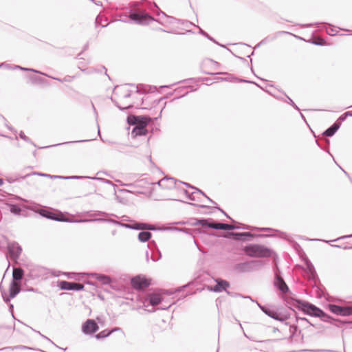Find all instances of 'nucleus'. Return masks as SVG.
I'll return each instance as SVG.
<instances>
[{"mask_svg": "<svg viewBox=\"0 0 352 352\" xmlns=\"http://www.w3.org/2000/svg\"><path fill=\"white\" fill-rule=\"evenodd\" d=\"M138 3H133L132 7H111L112 12H117L118 10H129V17H118L116 18V21H120L124 23H133L135 24L146 25L153 20V16H151L145 10L138 8Z\"/></svg>", "mask_w": 352, "mask_h": 352, "instance_id": "nucleus-1", "label": "nucleus"}, {"mask_svg": "<svg viewBox=\"0 0 352 352\" xmlns=\"http://www.w3.org/2000/svg\"><path fill=\"white\" fill-rule=\"evenodd\" d=\"M244 298H249L252 302H255L260 309L267 316L276 320L277 321H280L281 322H284L285 325H289V323L287 322L288 319L290 318V314L287 311H278L274 310L271 308V305H263L259 303L258 301L254 300L252 298L251 296H247L244 297Z\"/></svg>", "mask_w": 352, "mask_h": 352, "instance_id": "nucleus-2", "label": "nucleus"}, {"mask_svg": "<svg viewBox=\"0 0 352 352\" xmlns=\"http://www.w3.org/2000/svg\"><path fill=\"white\" fill-rule=\"evenodd\" d=\"M243 250L246 255L254 258L272 257L276 254L274 250L261 244H248L244 246Z\"/></svg>", "mask_w": 352, "mask_h": 352, "instance_id": "nucleus-3", "label": "nucleus"}, {"mask_svg": "<svg viewBox=\"0 0 352 352\" xmlns=\"http://www.w3.org/2000/svg\"><path fill=\"white\" fill-rule=\"evenodd\" d=\"M287 303L298 310L302 311L304 314L314 317H318L321 309L308 301L296 298H291L287 301Z\"/></svg>", "mask_w": 352, "mask_h": 352, "instance_id": "nucleus-4", "label": "nucleus"}, {"mask_svg": "<svg viewBox=\"0 0 352 352\" xmlns=\"http://www.w3.org/2000/svg\"><path fill=\"white\" fill-rule=\"evenodd\" d=\"M263 265V262L261 260H252L236 263L234 269L239 273L252 272L258 270Z\"/></svg>", "mask_w": 352, "mask_h": 352, "instance_id": "nucleus-5", "label": "nucleus"}, {"mask_svg": "<svg viewBox=\"0 0 352 352\" xmlns=\"http://www.w3.org/2000/svg\"><path fill=\"white\" fill-rule=\"evenodd\" d=\"M257 235L252 234L249 232H228L224 235V237L228 239H231L237 241H250L254 239L255 236ZM258 236L262 237H268V236H272V234H260L258 235Z\"/></svg>", "mask_w": 352, "mask_h": 352, "instance_id": "nucleus-6", "label": "nucleus"}, {"mask_svg": "<svg viewBox=\"0 0 352 352\" xmlns=\"http://www.w3.org/2000/svg\"><path fill=\"white\" fill-rule=\"evenodd\" d=\"M22 252L21 246L16 241L8 242L7 244L6 258L10 263V260L16 263Z\"/></svg>", "mask_w": 352, "mask_h": 352, "instance_id": "nucleus-7", "label": "nucleus"}, {"mask_svg": "<svg viewBox=\"0 0 352 352\" xmlns=\"http://www.w3.org/2000/svg\"><path fill=\"white\" fill-rule=\"evenodd\" d=\"M96 221H107L112 223L115 225H118L119 226L131 229V230H142V222H138L134 220H130V223H123L121 221H118L111 219H104V218H100L96 219Z\"/></svg>", "mask_w": 352, "mask_h": 352, "instance_id": "nucleus-8", "label": "nucleus"}, {"mask_svg": "<svg viewBox=\"0 0 352 352\" xmlns=\"http://www.w3.org/2000/svg\"><path fill=\"white\" fill-rule=\"evenodd\" d=\"M274 285L283 294H291L289 288L281 276L280 271L278 269L274 272Z\"/></svg>", "mask_w": 352, "mask_h": 352, "instance_id": "nucleus-9", "label": "nucleus"}, {"mask_svg": "<svg viewBox=\"0 0 352 352\" xmlns=\"http://www.w3.org/2000/svg\"><path fill=\"white\" fill-rule=\"evenodd\" d=\"M327 307L329 311L338 316H352V305L342 306L336 304H329Z\"/></svg>", "mask_w": 352, "mask_h": 352, "instance_id": "nucleus-10", "label": "nucleus"}, {"mask_svg": "<svg viewBox=\"0 0 352 352\" xmlns=\"http://www.w3.org/2000/svg\"><path fill=\"white\" fill-rule=\"evenodd\" d=\"M39 214L48 219L54 220L60 222H69L67 219H64L61 213H58L50 208H43L40 210Z\"/></svg>", "mask_w": 352, "mask_h": 352, "instance_id": "nucleus-11", "label": "nucleus"}, {"mask_svg": "<svg viewBox=\"0 0 352 352\" xmlns=\"http://www.w3.org/2000/svg\"><path fill=\"white\" fill-rule=\"evenodd\" d=\"M57 286L61 290H67V291H82L84 290V285L82 283H76V282H69L67 280H58L57 283Z\"/></svg>", "mask_w": 352, "mask_h": 352, "instance_id": "nucleus-12", "label": "nucleus"}, {"mask_svg": "<svg viewBox=\"0 0 352 352\" xmlns=\"http://www.w3.org/2000/svg\"><path fill=\"white\" fill-rule=\"evenodd\" d=\"M154 6L157 9V13L156 15L159 17L157 19H155L153 18V21H157L159 23L162 24L164 26H166L167 24H171L174 21H176L177 19L173 16H170L167 15L164 12L160 10L157 4L154 3ZM152 22V21H151Z\"/></svg>", "mask_w": 352, "mask_h": 352, "instance_id": "nucleus-13", "label": "nucleus"}, {"mask_svg": "<svg viewBox=\"0 0 352 352\" xmlns=\"http://www.w3.org/2000/svg\"><path fill=\"white\" fill-rule=\"evenodd\" d=\"M98 329V324L93 319H87L82 325V332L85 335H94Z\"/></svg>", "mask_w": 352, "mask_h": 352, "instance_id": "nucleus-14", "label": "nucleus"}, {"mask_svg": "<svg viewBox=\"0 0 352 352\" xmlns=\"http://www.w3.org/2000/svg\"><path fill=\"white\" fill-rule=\"evenodd\" d=\"M216 284L214 285H211L208 287V289L210 292H222L223 291L226 292L227 289L230 287V283L224 279L218 278L214 279Z\"/></svg>", "mask_w": 352, "mask_h": 352, "instance_id": "nucleus-15", "label": "nucleus"}, {"mask_svg": "<svg viewBox=\"0 0 352 352\" xmlns=\"http://www.w3.org/2000/svg\"><path fill=\"white\" fill-rule=\"evenodd\" d=\"M131 281L133 287L138 289H144L151 285V280L142 275H138L132 278Z\"/></svg>", "mask_w": 352, "mask_h": 352, "instance_id": "nucleus-16", "label": "nucleus"}, {"mask_svg": "<svg viewBox=\"0 0 352 352\" xmlns=\"http://www.w3.org/2000/svg\"><path fill=\"white\" fill-rule=\"evenodd\" d=\"M151 118L148 116L130 115L127 116V122L130 125L137 126L140 124H148Z\"/></svg>", "mask_w": 352, "mask_h": 352, "instance_id": "nucleus-17", "label": "nucleus"}, {"mask_svg": "<svg viewBox=\"0 0 352 352\" xmlns=\"http://www.w3.org/2000/svg\"><path fill=\"white\" fill-rule=\"evenodd\" d=\"M234 223L237 224L236 225V226L239 227V229H243V230H259V231H275L276 232H278L280 234V236L281 238H283V239H286L287 238V234L285 232H280L279 230H274L272 228H256V227H253V226H248V225H245V224H242L241 223H239V222H234Z\"/></svg>", "mask_w": 352, "mask_h": 352, "instance_id": "nucleus-18", "label": "nucleus"}, {"mask_svg": "<svg viewBox=\"0 0 352 352\" xmlns=\"http://www.w3.org/2000/svg\"><path fill=\"white\" fill-rule=\"evenodd\" d=\"M204 73L206 74H209V75H216V74L228 75V77H226V78H221V81L232 82V80H234L235 82H246V83H253V84L256 85V86L260 87L256 82H255L254 81L248 80H245V79H240V78L234 77V76H232L231 74H228L226 72H217V73L204 72Z\"/></svg>", "mask_w": 352, "mask_h": 352, "instance_id": "nucleus-19", "label": "nucleus"}, {"mask_svg": "<svg viewBox=\"0 0 352 352\" xmlns=\"http://www.w3.org/2000/svg\"><path fill=\"white\" fill-rule=\"evenodd\" d=\"M147 124H140L135 126L131 133V137L133 138H136L138 136H146L148 133L146 128Z\"/></svg>", "mask_w": 352, "mask_h": 352, "instance_id": "nucleus-20", "label": "nucleus"}, {"mask_svg": "<svg viewBox=\"0 0 352 352\" xmlns=\"http://www.w3.org/2000/svg\"><path fill=\"white\" fill-rule=\"evenodd\" d=\"M178 180L173 177H164L156 182V184L164 189H170L175 186Z\"/></svg>", "mask_w": 352, "mask_h": 352, "instance_id": "nucleus-21", "label": "nucleus"}, {"mask_svg": "<svg viewBox=\"0 0 352 352\" xmlns=\"http://www.w3.org/2000/svg\"><path fill=\"white\" fill-rule=\"evenodd\" d=\"M318 318H320L324 322L333 324L337 327H340L344 324L340 320L333 318L331 316L324 312L322 309H320V312H319Z\"/></svg>", "mask_w": 352, "mask_h": 352, "instance_id": "nucleus-22", "label": "nucleus"}, {"mask_svg": "<svg viewBox=\"0 0 352 352\" xmlns=\"http://www.w3.org/2000/svg\"><path fill=\"white\" fill-rule=\"evenodd\" d=\"M162 300V294L160 292H150L146 295V301L152 306H156L161 303Z\"/></svg>", "mask_w": 352, "mask_h": 352, "instance_id": "nucleus-23", "label": "nucleus"}, {"mask_svg": "<svg viewBox=\"0 0 352 352\" xmlns=\"http://www.w3.org/2000/svg\"><path fill=\"white\" fill-rule=\"evenodd\" d=\"M7 205L9 207L10 212L15 215H20L22 212L25 210V207L24 205L20 204H13L8 202Z\"/></svg>", "mask_w": 352, "mask_h": 352, "instance_id": "nucleus-24", "label": "nucleus"}, {"mask_svg": "<svg viewBox=\"0 0 352 352\" xmlns=\"http://www.w3.org/2000/svg\"><path fill=\"white\" fill-rule=\"evenodd\" d=\"M24 275L25 272L22 268L13 267L12 280H14V282L18 283L19 284H22Z\"/></svg>", "mask_w": 352, "mask_h": 352, "instance_id": "nucleus-25", "label": "nucleus"}, {"mask_svg": "<svg viewBox=\"0 0 352 352\" xmlns=\"http://www.w3.org/2000/svg\"><path fill=\"white\" fill-rule=\"evenodd\" d=\"M91 276L100 283L104 285H111L113 283V280L109 276L98 273H92Z\"/></svg>", "mask_w": 352, "mask_h": 352, "instance_id": "nucleus-26", "label": "nucleus"}, {"mask_svg": "<svg viewBox=\"0 0 352 352\" xmlns=\"http://www.w3.org/2000/svg\"><path fill=\"white\" fill-rule=\"evenodd\" d=\"M239 229V227L236 226V225L224 223L215 220L214 230L231 231Z\"/></svg>", "mask_w": 352, "mask_h": 352, "instance_id": "nucleus-27", "label": "nucleus"}, {"mask_svg": "<svg viewBox=\"0 0 352 352\" xmlns=\"http://www.w3.org/2000/svg\"><path fill=\"white\" fill-rule=\"evenodd\" d=\"M27 269L29 270V274L27 275L31 278H35L39 277L41 276V270L38 266H36L34 264H28L26 265Z\"/></svg>", "mask_w": 352, "mask_h": 352, "instance_id": "nucleus-28", "label": "nucleus"}, {"mask_svg": "<svg viewBox=\"0 0 352 352\" xmlns=\"http://www.w3.org/2000/svg\"><path fill=\"white\" fill-rule=\"evenodd\" d=\"M215 220L211 218L198 219V226H201L203 228H209L214 230Z\"/></svg>", "mask_w": 352, "mask_h": 352, "instance_id": "nucleus-29", "label": "nucleus"}, {"mask_svg": "<svg viewBox=\"0 0 352 352\" xmlns=\"http://www.w3.org/2000/svg\"><path fill=\"white\" fill-rule=\"evenodd\" d=\"M20 285L18 283L14 282V280H12L10 283L9 287V294L10 296V298H15L18 294L20 293L21 289H20Z\"/></svg>", "mask_w": 352, "mask_h": 352, "instance_id": "nucleus-30", "label": "nucleus"}, {"mask_svg": "<svg viewBox=\"0 0 352 352\" xmlns=\"http://www.w3.org/2000/svg\"><path fill=\"white\" fill-rule=\"evenodd\" d=\"M338 122H334L331 126L327 128L322 133L326 137H332L340 129Z\"/></svg>", "mask_w": 352, "mask_h": 352, "instance_id": "nucleus-31", "label": "nucleus"}, {"mask_svg": "<svg viewBox=\"0 0 352 352\" xmlns=\"http://www.w3.org/2000/svg\"><path fill=\"white\" fill-rule=\"evenodd\" d=\"M206 81V85H209L212 84V79L208 77H199V78H190L181 81H179L177 83L186 82H204Z\"/></svg>", "mask_w": 352, "mask_h": 352, "instance_id": "nucleus-32", "label": "nucleus"}, {"mask_svg": "<svg viewBox=\"0 0 352 352\" xmlns=\"http://www.w3.org/2000/svg\"><path fill=\"white\" fill-rule=\"evenodd\" d=\"M295 317H296V321L298 324V325L302 328H307L309 327L314 326L311 322H309L306 318L305 317H300L297 315V314L295 312Z\"/></svg>", "mask_w": 352, "mask_h": 352, "instance_id": "nucleus-33", "label": "nucleus"}, {"mask_svg": "<svg viewBox=\"0 0 352 352\" xmlns=\"http://www.w3.org/2000/svg\"><path fill=\"white\" fill-rule=\"evenodd\" d=\"M152 237V234L146 230H143L139 232L138 239L140 242L145 243L148 241Z\"/></svg>", "mask_w": 352, "mask_h": 352, "instance_id": "nucleus-34", "label": "nucleus"}, {"mask_svg": "<svg viewBox=\"0 0 352 352\" xmlns=\"http://www.w3.org/2000/svg\"><path fill=\"white\" fill-rule=\"evenodd\" d=\"M289 34V32H285V31H279V32H277L276 33V35H275L274 36H273V37H272V38H270L269 36H267V37H265V38H263V39L260 43H258L257 44V45L256 46V47H255V48L258 47H260L261 45H264V44H265V43H267V42H270V41H273L274 39H275V38H276L277 35H278V34ZM290 34H292L290 33Z\"/></svg>", "mask_w": 352, "mask_h": 352, "instance_id": "nucleus-35", "label": "nucleus"}, {"mask_svg": "<svg viewBox=\"0 0 352 352\" xmlns=\"http://www.w3.org/2000/svg\"><path fill=\"white\" fill-rule=\"evenodd\" d=\"M196 27H197L199 28V33L200 34H201L202 36H204V37L207 38L208 40L211 41L212 42L214 43L215 44L222 47H225V45H222V44H220L219 42H217L213 37H212L211 36H210L206 31H204V30H202L199 26L198 25H196ZM226 49L228 50H230L228 48L226 47Z\"/></svg>", "mask_w": 352, "mask_h": 352, "instance_id": "nucleus-36", "label": "nucleus"}, {"mask_svg": "<svg viewBox=\"0 0 352 352\" xmlns=\"http://www.w3.org/2000/svg\"><path fill=\"white\" fill-rule=\"evenodd\" d=\"M18 349H21V350L32 349V348L29 347V346H24V345H16V346H6V347L1 348L0 351L8 352V351H13V350H18Z\"/></svg>", "mask_w": 352, "mask_h": 352, "instance_id": "nucleus-37", "label": "nucleus"}, {"mask_svg": "<svg viewBox=\"0 0 352 352\" xmlns=\"http://www.w3.org/2000/svg\"><path fill=\"white\" fill-rule=\"evenodd\" d=\"M96 26L100 25L102 28L107 27L108 25L107 19L103 20L102 16L99 14L95 20Z\"/></svg>", "mask_w": 352, "mask_h": 352, "instance_id": "nucleus-38", "label": "nucleus"}, {"mask_svg": "<svg viewBox=\"0 0 352 352\" xmlns=\"http://www.w3.org/2000/svg\"><path fill=\"white\" fill-rule=\"evenodd\" d=\"M111 334H112V331H109V329H104L96 334H94V336L96 339L100 340V339L107 338V337L110 336Z\"/></svg>", "mask_w": 352, "mask_h": 352, "instance_id": "nucleus-39", "label": "nucleus"}, {"mask_svg": "<svg viewBox=\"0 0 352 352\" xmlns=\"http://www.w3.org/2000/svg\"><path fill=\"white\" fill-rule=\"evenodd\" d=\"M183 191L188 199H190L191 201H200V197H199L198 195H196L195 192L190 193L186 189H184Z\"/></svg>", "mask_w": 352, "mask_h": 352, "instance_id": "nucleus-40", "label": "nucleus"}, {"mask_svg": "<svg viewBox=\"0 0 352 352\" xmlns=\"http://www.w3.org/2000/svg\"><path fill=\"white\" fill-rule=\"evenodd\" d=\"M90 141V140H77V141H68L63 143L56 144L54 145L47 146H41L39 147V148H47L52 146H58L63 144H75V143H79V142H88Z\"/></svg>", "mask_w": 352, "mask_h": 352, "instance_id": "nucleus-41", "label": "nucleus"}, {"mask_svg": "<svg viewBox=\"0 0 352 352\" xmlns=\"http://www.w3.org/2000/svg\"><path fill=\"white\" fill-rule=\"evenodd\" d=\"M177 230L179 231L183 232L186 234H190V235L192 236L193 237L195 236V234L201 232L199 230V229L177 228Z\"/></svg>", "mask_w": 352, "mask_h": 352, "instance_id": "nucleus-42", "label": "nucleus"}, {"mask_svg": "<svg viewBox=\"0 0 352 352\" xmlns=\"http://www.w3.org/2000/svg\"><path fill=\"white\" fill-rule=\"evenodd\" d=\"M13 69H20V70H22V71H29V72H32L34 73L39 74H41V75H45V73L41 72H40L38 70H36L35 69L23 67H21L20 65H14V67H13Z\"/></svg>", "mask_w": 352, "mask_h": 352, "instance_id": "nucleus-43", "label": "nucleus"}, {"mask_svg": "<svg viewBox=\"0 0 352 352\" xmlns=\"http://www.w3.org/2000/svg\"><path fill=\"white\" fill-rule=\"evenodd\" d=\"M30 79L32 80L34 83H39L43 84L46 82V80L42 77L35 76V75H30L29 76Z\"/></svg>", "mask_w": 352, "mask_h": 352, "instance_id": "nucleus-44", "label": "nucleus"}, {"mask_svg": "<svg viewBox=\"0 0 352 352\" xmlns=\"http://www.w3.org/2000/svg\"><path fill=\"white\" fill-rule=\"evenodd\" d=\"M186 88H188V87H181L176 88L174 90L173 93L178 94L179 95L177 97H176L175 98H180L182 97L186 96L189 93V91H186L184 93H182V91H184V89H186Z\"/></svg>", "mask_w": 352, "mask_h": 352, "instance_id": "nucleus-45", "label": "nucleus"}, {"mask_svg": "<svg viewBox=\"0 0 352 352\" xmlns=\"http://www.w3.org/2000/svg\"><path fill=\"white\" fill-rule=\"evenodd\" d=\"M147 88H149V89H151V86L144 85H137L136 92L138 94H145L148 91Z\"/></svg>", "mask_w": 352, "mask_h": 352, "instance_id": "nucleus-46", "label": "nucleus"}, {"mask_svg": "<svg viewBox=\"0 0 352 352\" xmlns=\"http://www.w3.org/2000/svg\"><path fill=\"white\" fill-rule=\"evenodd\" d=\"M177 224H187L191 226H198V219L197 218H190L187 221H183L177 223Z\"/></svg>", "mask_w": 352, "mask_h": 352, "instance_id": "nucleus-47", "label": "nucleus"}, {"mask_svg": "<svg viewBox=\"0 0 352 352\" xmlns=\"http://www.w3.org/2000/svg\"><path fill=\"white\" fill-rule=\"evenodd\" d=\"M142 230H146L147 231L148 230H153V231H155V230H157L158 229L155 228V226L154 225H152V224H150V223H142Z\"/></svg>", "mask_w": 352, "mask_h": 352, "instance_id": "nucleus-48", "label": "nucleus"}, {"mask_svg": "<svg viewBox=\"0 0 352 352\" xmlns=\"http://www.w3.org/2000/svg\"><path fill=\"white\" fill-rule=\"evenodd\" d=\"M19 135L20 138H21L22 140H23L24 141H25L28 143H30L34 146H36V144L28 136H26L25 135L23 131H21Z\"/></svg>", "mask_w": 352, "mask_h": 352, "instance_id": "nucleus-49", "label": "nucleus"}, {"mask_svg": "<svg viewBox=\"0 0 352 352\" xmlns=\"http://www.w3.org/2000/svg\"><path fill=\"white\" fill-rule=\"evenodd\" d=\"M298 326L296 324L289 325V331L291 333L290 337H294L296 335L298 331Z\"/></svg>", "mask_w": 352, "mask_h": 352, "instance_id": "nucleus-50", "label": "nucleus"}, {"mask_svg": "<svg viewBox=\"0 0 352 352\" xmlns=\"http://www.w3.org/2000/svg\"><path fill=\"white\" fill-rule=\"evenodd\" d=\"M89 178L91 179L90 177L87 176H79V175H72V176H67L66 178H64L65 180H69V179H82Z\"/></svg>", "mask_w": 352, "mask_h": 352, "instance_id": "nucleus-51", "label": "nucleus"}, {"mask_svg": "<svg viewBox=\"0 0 352 352\" xmlns=\"http://www.w3.org/2000/svg\"><path fill=\"white\" fill-rule=\"evenodd\" d=\"M31 175H37L42 176V177H50V178L51 177V175H50V174L43 173H39V172H32L30 174H27L25 176H22L21 178H25Z\"/></svg>", "mask_w": 352, "mask_h": 352, "instance_id": "nucleus-52", "label": "nucleus"}, {"mask_svg": "<svg viewBox=\"0 0 352 352\" xmlns=\"http://www.w3.org/2000/svg\"><path fill=\"white\" fill-rule=\"evenodd\" d=\"M287 100V102L288 104H289L291 106H292L295 109H296L297 111H298L300 112V109L299 107L296 104V103L292 100V99H291L286 94H285Z\"/></svg>", "mask_w": 352, "mask_h": 352, "instance_id": "nucleus-53", "label": "nucleus"}, {"mask_svg": "<svg viewBox=\"0 0 352 352\" xmlns=\"http://www.w3.org/2000/svg\"><path fill=\"white\" fill-rule=\"evenodd\" d=\"M214 208L217 209L219 211H220L221 213H223L228 219H229L232 222H236L235 220H234L232 218L230 217L228 214H227L222 208H221L219 206H216Z\"/></svg>", "mask_w": 352, "mask_h": 352, "instance_id": "nucleus-54", "label": "nucleus"}, {"mask_svg": "<svg viewBox=\"0 0 352 352\" xmlns=\"http://www.w3.org/2000/svg\"><path fill=\"white\" fill-rule=\"evenodd\" d=\"M347 116H346V113H344L342 115H341L335 122H338L340 124V126L342 124V122H344L346 119Z\"/></svg>", "mask_w": 352, "mask_h": 352, "instance_id": "nucleus-55", "label": "nucleus"}, {"mask_svg": "<svg viewBox=\"0 0 352 352\" xmlns=\"http://www.w3.org/2000/svg\"><path fill=\"white\" fill-rule=\"evenodd\" d=\"M1 295H2V298L3 299V301L6 303L9 302L10 299L12 298H10V295L8 296L4 291H1Z\"/></svg>", "mask_w": 352, "mask_h": 352, "instance_id": "nucleus-56", "label": "nucleus"}, {"mask_svg": "<svg viewBox=\"0 0 352 352\" xmlns=\"http://www.w3.org/2000/svg\"><path fill=\"white\" fill-rule=\"evenodd\" d=\"M111 100L114 102L115 105H116L118 109H120V110H122V111H123V110H128V109H129L132 107V105H131V104H130V105H129V106H127V107H122L121 106H120V105L118 104V103L116 101H114V100H113V98H111Z\"/></svg>", "mask_w": 352, "mask_h": 352, "instance_id": "nucleus-57", "label": "nucleus"}, {"mask_svg": "<svg viewBox=\"0 0 352 352\" xmlns=\"http://www.w3.org/2000/svg\"><path fill=\"white\" fill-rule=\"evenodd\" d=\"M126 12L116 13L115 14L116 18L118 17H129V10H126Z\"/></svg>", "mask_w": 352, "mask_h": 352, "instance_id": "nucleus-58", "label": "nucleus"}, {"mask_svg": "<svg viewBox=\"0 0 352 352\" xmlns=\"http://www.w3.org/2000/svg\"><path fill=\"white\" fill-rule=\"evenodd\" d=\"M1 67H4L8 69H13V67H14V65H10V64H6V63H0V68Z\"/></svg>", "mask_w": 352, "mask_h": 352, "instance_id": "nucleus-59", "label": "nucleus"}, {"mask_svg": "<svg viewBox=\"0 0 352 352\" xmlns=\"http://www.w3.org/2000/svg\"><path fill=\"white\" fill-rule=\"evenodd\" d=\"M91 179H98V180L102 181V182H104L105 184H113L111 181L108 180L107 179H104V178H99V177H91Z\"/></svg>", "mask_w": 352, "mask_h": 352, "instance_id": "nucleus-60", "label": "nucleus"}, {"mask_svg": "<svg viewBox=\"0 0 352 352\" xmlns=\"http://www.w3.org/2000/svg\"><path fill=\"white\" fill-rule=\"evenodd\" d=\"M162 257V254H161V252L157 250V254L156 255H154L151 257L152 260L153 261H158L160 258Z\"/></svg>", "mask_w": 352, "mask_h": 352, "instance_id": "nucleus-61", "label": "nucleus"}, {"mask_svg": "<svg viewBox=\"0 0 352 352\" xmlns=\"http://www.w3.org/2000/svg\"><path fill=\"white\" fill-rule=\"evenodd\" d=\"M194 190H195L194 192H195L196 195L206 197V195L205 194V192H203L201 190L199 189L198 188L195 187V188Z\"/></svg>", "mask_w": 352, "mask_h": 352, "instance_id": "nucleus-62", "label": "nucleus"}, {"mask_svg": "<svg viewBox=\"0 0 352 352\" xmlns=\"http://www.w3.org/2000/svg\"><path fill=\"white\" fill-rule=\"evenodd\" d=\"M338 31H336L335 29H334V27L331 28L329 30H327V33L329 34V35H331V36H333V35H336L337 34Z\"/></svg>", "mask_w": 352, "mask_h": 352, "instance_id": "nucleus-63", "label": "nucleus"}, {"mask_svg": "<svg viewBox=\"0 0 352 352\" xmlns=\"http://www.w3.org/2000/svg\"><path fill=\"white\" fill-rule=\"evenodd\" d=\"M308 269L310 271V272L312 274L313 276H316V271L314 270V265L310 263L309 265H308Z\"/></svg>", "mask_w": 352, "mask_h": 352, "instance_id": "nucleus-64", "label": "nucleus"}]
</instances>
